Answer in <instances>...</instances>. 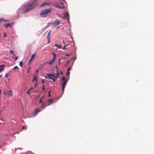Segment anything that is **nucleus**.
<instances>
[{
    "label": "nucleus",
    "instance_id": "nucleus-42",
    "mask_svg": "<svg viewBox=\"0 0 154 154\" xmlns=\"http://www.w3.org/2000/svg\"><path fill=\"white\" fill-rule=\"evenodd\" d=\"M60 73H61V75H62V74H63V72L62 71H60Z\"/></svg>",
    "mask_w": 154,
    "mask_h": 154
},
{
    "label": "nucleus",
    "instance_id": "nucleus-12",
    "mask_svg": "<svg viewBox=\"0 0 154 154\" xmlns=\"http://www.w3.org/2000/svg\"><path fill=\"white\" fill-rule=\"evenodd\" d=\"M52 101L53 100L51 99H50L48 101V105H50L52 103Z\"/></svg>",
    "mask_w": 154,
    "mask_h": 154
},
{
    "label": "nucleus",
    "instance_id": "nucleus-48",
    "mask_svg": "<svg viewBox=\"0 0 154 154\" xmlns=\"http://www.w3.org/2000/svg\"><path fill=\"white\" fill-rule=\"evenodd\" d=\"M60 60H59V62H58V64L59 65L60 64Z\"/></svg>",
    "mask_w": 154,
    "mask_h": 154
},
{
    "label": "nucleus",
    "instance_id": "nucleus-15",
    "mask_svg": "<svg viewBox=\"0 0 154 154\" xmlns=\"http://www.w3.org/2000/svg\"><path fill=\"white\" fill-rule=\"evenodd\" d=\"M54 62L52 60H51L49 62H46L45 63L46 64H48L49 65H51Z\"/></svg>",
    "mask_w": 154,
    "mask_h": 154
},
{
    "label": "nucleus",
    "instance_id": "nucleus-24",
    "mask_svg": "<svg viewBox=\"0 0 154 154\" xmlns=\"http://www.w3.org/2000/svg\"><path fill=\"white\" fill-rule=\"evenodd\" d=\"M26 93L28 94H30V90L29 89H28L27 90V91L26 92Z\"/></svg>",
    "mask_w": 154,
    "mask_h": 154
},
{
    "label": "nucleus",
    "instance_id": "nucleus-51",
    "mask_svg": "<svg viewBox=\"0 0 154 154\" xmlns=\"http://www.w3.org/2000/svg\"><path fill=\"white\" fill-rule=\"evenodd\" d=\"M63 43L64 44H65L64 41V40L63 41Z\"/></svg>",
    "mask_w": 154,
    "mask_h": 154
},
{
    "label": "nucleus",
    "instance_id": "nucleus-57",
    "mask_svg": "<svg viewBox=\"0 0 154 154\" xmlns=\"http://www.w3.org/2000/svg\"><path fill=\"white\" fill-rule=\"evenodd\" d=\"M36 85H35V87H36Z\"/></svg>",
    "mask_w": 154,
    "mask_h": 154
},
{
    "label": "nucleus",
    "instance_id": "nucleus-31",
    "mask_svg": "<svg viewBox=\"0 0 154 154\" xmlns=\"http://www.w3.org/2000/svg\"><path fill=\"white\" fill-rule=\"evenodd\" d=\"M6 143H5L3 142L2 143V145L1 146H3L5 145H6Z\"/></svg>",
    "mask_w": 154,
    "mask_h": 154
},
{
    "label": "nucleus",
    "instance_id": "nucleus-33",
    "mask_svg": "<svg viewBox=\"0 0 154 154\" xmlns=\"http://www.w3.org/2000/svg\"><path fill=\"white\" fill-rule=\"evenodd\" d=\"M4 36L5 38L6 37V34L5 33H4Z\"/></svg>",
    "mask_w": 154,
    "mask_h": 154
},
{
    "label": "nucleus",
    "instance_id": "nucleus-38",
    "mask_svg": "<svg viewBox=\"0 0 154 154\" xmlns=\"http://www.w3.org/2000/svg\"><path fill=\"white\" fill-rule=\"evenodd\" d=\"M45 87H44V86H43L42 87V90L43 91H44L45 90Z\"/></svg>",
    "mask_w": 154,
    "mask_h": 154
},
{
    "label": "nucleus",
    "instance_id": "nucleus-53",
    "mask_svg": "<svg viewBox=\"0 0 154 154\" xmlns=\"http://www.w3.org/2000/svg\"><path fill=\"white\" fill-rule=\"evenodd\" d=\"M67 65V64H66V65L65 66H66Z\"/></svg>",
    "mask_w": 154,
    "mask_h": 154
},
{
    "label": "nucleus",
    "instance_id": "nucleus-4",
    "mask_svg": "<svg viewBox=\"0 0 154 154\" xmlns=\"http://www.w3.org/2000/svg\"><path fill=\"white\" fill-rule=\"evenodd\" d=\"M62 80L63 81V82L62 84V90L63 91V93L64 88H65V86L67 84V79H66L65 78L64 76H63L62 78Z\"/></svg>",
    "mask_w": 154,
    "mask_h": 154
},
{
    "label": "nucleus",
    "instance_id": "nucleus-59",
    "mask_svg": "<svg viewBox=\"0 0 154 154\" xmlns=\"http://www.w3.org/2000/svg\"><path fill=\"white\" fill-rule=\"evenodd\" d=\"M75 59H76V57H75Z\"/></svg>",
    "mask_w": 154,
    "mask_h": 154
},
{
    "label": "nucleus",
    "instance_id": "nucleus-30",
    "mask_svg": "<svg viewBox=\"0 0 154 154\" xmlns=\"http://www.w3.org/2000/svg\"><path fill=\"white\" fill-rule=\"evenodd\" d=\"M62 47V46L60 45H58V48H60Z\"/></svg>",
    "mask_w": 154,
    "mask_h": 154
},
{
    "label": "nucleus",
    "instance_id": "nucleus-20",
    "mask_svg": "<svg viewBox=\"0 0 154 154\" xmlns=\"http://www.w3.org/2000/svg\"><path fill=\"white\" fill-rule=\"evenodd\" d=\"M54 77L53 78H50V79H52L54 82H55L56 81V79Z\"/></svg>",
    "mask_w": 154,
    "mask_h": 154
},
{
    "label": "nucleus",
    "instance_id": "nucleus-44",
    "mask_svg": "<svg viewBox=\"0 0 154 154\" xmlns=\"http://www.w3.org/2000/svg\"><path fill=\"white\" fill-rule=\"evenodd\" d=\"M55 47H57V46H58V45H57V44H55Z\"/></svg>",
    "mask_w": 154,
    "mask_h": 154
},
{
    "label": "nucleus",
    "instance_id": "nucleus-3",
    "mask_svg": "<svg viewBox=\"0 0 154 154\" xmlns=\"http://www.w3.org/2000/svg\"><path fill=\"white\" fill-rule=\"evenodd\" d=\"M51 12V10L50 9L44 10L42 11L40 13V15L43 17H45V15Z\"/></svg>",
    "mask_w": 154,
    "mask_h": 154
},
{
    "label": "nucleus",
    "instance_id": "nucleus-13",
    "mask_svg": "<svg viewBox=\"0 0 154 154\" xmlns=\"http://www.w3.org/2000/svg\"><path fill=\"white\" fill-rule=\"evenodd\" d=\"M8 93L10 96H11L13 94L11 90H10L9 91H8Z\"/></svg>",
    "mask_w": 154,
    "mask_h": 154
},
{
    "label": "nucleus",
    "instance_id": "nucleus-5",
    "mask_svg": "<svg viewBox=\"0 0 154 154\" xmlns=\"http://www.w3.org/2000/svg\"><path fill=\"white\" fill-rule=\"evenodd\" d=\"M53 5L57 8H58L60 9H63L64 8V6H60L57 4L56 3H54Z\"/></svg>",
    "mask_w": 154,
    "mask_h": 154
},
{
    "label": "nucleus",
    "instance_id": "nucleus-19",
    "mask_svg": "<svg viewBox=\"0 0 154 154\" xmlns=\"http://www.w3.org/2000/svg\"><path fill=\"white\" fill-rule=\"evenodd\" d=\"M35 54H34L32 55V56L30 59L31 60H33V58L35 57Z\"/></svg>",
    "mask_w": 154,
    "mask_h": 154
},
{
    "label": "nucleus",
    "instance_id": "nucleus-18",
    "mask_svg": "<svg viewBox=\"0 0 154 154\" xmlns=\"http://www.w3.org/2000/svg\"><path fill=\"white\" fill-rule=\"evenodd\" d=\"M37 79L35 76H34V79H33L32 82H33L34 80H35V81H37Z\"/></svg>",
    "mask_w": 154,
    "mask_h": 154
},
{
    "label": "nucleus",
    "instance_id": "nucleus-39",
    "mask_svg": "<svg viewBox=\"0 0 154 154\" xmlns=\"http://www.w3.org/2000/svg\"><path fill=\"white\" fill-rule=\"evenodd\" d=\"M70 62V60H68V61L66 62V64L69 63V62Z\"/></svg>",
    "mask_w": 154,
    "mask_h": 154
},
{
    "label": "nucleus",
    "instance_id": "nucleus-50",
    "mask_svg": "<svg viewBox=\"0 0 154 154\" xmlns=\"http://www.w3.org/2000/svg\"><path fill=\"white\" fill-rule=\"evenodd\" d=\"M22 128H23V129H24L25 128V127L24 126H23Z\"/></svg>",
    "mask_w": 154,
    "mask_h": 154
},
{
    "label": "nucleus",
    "instance_id": "nucleus-43",
    "mask_svg": "<svg viewBox=\"0 0 154 154\" xmlns=\"http://www.w3.org/2000/svg\"><path fill=\"white\" fill-rule=\"evenodd\" d=\"M66 56H69V54H66V55H65Z\"/></svg>",
    "mask_w": 154,
    "mask_h": 154
},
{
    "label": "nucleus",
    "instance_id": "nucleus-22",
    "mask_svg": "<svg viewBox=\"0 0 154 154\" xmlns=\"http://www.w3.org/2000/svg\"><path fill=\"white\" fill-rule=\"evenodd\" d=\"M13 69H19V68L17 66H15Z\"/></svg>",
    "mask_w": 154,
    "mask_h": 154
},
{
    "label": "nucleus",
    "instance_id": "nucleus-8",
    "mask_svg": "<svg viewBox=\"0 0 154 154\" xmlns=\"http://www.w3.org/2000/svg\"><path fill=\"white\" fill-rule=\"evenodd\" d=\"M63 16L62 17L63 19H65L68 16V13L67 12H66L63 14Z\"/></svg>",
    "mask_w": 154,
    "mask_h": 154
},
{
    "label": "nucleus",
    "instance_id": "nucleus-37",
    "mask_svg": "<svg viewBox=\"0 0 154 154\" xmlns=\"http://www.w3.org/2000/svg\"><path fill=\"white\" fill-rule=\"evenodd\" d=\"M39 71V70L38 69H37L36 71L35 72L36 73H38Z\"/></svg>",
    "mask_w": 154,
    "mask_h": 154
},
{
    "label": "nucleus",
    "instance_id": "nucleus-10",
    "mask_svg": "<svg viewBox=\"0 0 154 154\" xmlns=\"http://www.w3.org/2000/svg\"><path fill=\"white\" fill-rule=\"evenodd\" d=\"M60 23L59 21L58 20H57L54 21V25L55 26H56L57 25H58L60 24Z\"/></svg>",
    "mask_w": 154,
    "mask_h": 154
},
{
    "label": "nucleus",
    "instance_id": "nucleus-7",
    "mask_svg": "<svg viewBox=\"0 0 154 154\" xmlns=\"http://www.w3.org/2000/svg\"><path fill=\"white\" fill-rule=\"evenodd\" d=\"M51 3L49 2H43L41 5L40 7H42L45 5H50Z\"/></svg>",
    "mask_w": 154,
    "mask_h": 154
},
{
    "label": "nucleus",
    "instance_id": "nucleus-27",
    "mask_svg": "<svg viewBox=\"0 0 154 154\" xmlns=\"http://www.w3.org/2000/svg\"><path fill=\"white\" fill-rule=\"evenodd\" d=\"M8 73H6L5 74V77L7 78L8 77Z\"/></svg>",
    "mask_w": 154,
    "mask_h": 154
},
{
    "label": "nucleus",
    "instance_id": "nucleus-1",
    "mask_svg": "<svg viewBox=\"0 0 154 154\" xmlns=\"http://www.w3.org/2000/svg\"><path fill=\"white\" fill-rule=\"evenodd\" d=\"M38 5V3H33L26 5L24 7V9L25 11L24 12V13H25L28 12L32 9Z\"/></svg>",
    "mask_w": 154,
    "mask_h": 154
},
{
    "label": "nucleus",
    "instance_id": "nucleus-32",
    "mask_svg": "<svg viewBox=\"0 0 154 154\" xmlns=\"http://www.w3.org/2000/svg\"><path fill=\"white\" fill-rule=\"evenodd\" d=\"M48 43L49 44L50 42V39H48Z\"/></svg>",
    "mask_w": 154,
    "mask_h": 154
},
{
    "label": "nucleus",
    "instance_id": "nucleus-49",
    "mask_svg": "<svg viewBox=\"0 0 154 154\" xmlns=\"http://www.w3.org/2000/svg\"><path fill=\"white\" fill-rule=\"evenodd\" d=\"M42 83H44V82H45L44 81H43V80H42Z\"/></svg>",
    "mask_w": 154,
    "mask_h": 154
},
{
    "label": "nucleus",
    "instance_id": "nucleus-28",
    "mask_svg": "<svg viewBox=\"0 0 154 154\" xmlns=\"http://www.w3.org/2000/svg\"><path fill=\"white\" fill-rule=\"evenodd\" d=\"M66 45H65L64 46L63 48V50H66Z\"/></svg>",
    "mask_w": 154,
    "mask_h": 154
},
{
    "label": "nucleus",
    "instance_id": "nucleus-26",
    "mask_svg": "<svg viewBox=\"0 0 154 154\" xmlns=\"http://www.w3.org/2000/svg\"><path fill=\"white\" fill-rule=\"evenodd\" d=\"M70 74V72H69V71H67V73H66V75H69V74Z\"/></svg>",
    "mask_w": 154,
    "mask_h": 154
},
{
    "label": "nucleus",
    "instance_id": "nucleus-14",
    "mask_svg": "<svg viewBox=\"0 0 154 154\" xmlns=\"http://www.w3.org/2000/svg\"><path fill=\"white\" fill-rule=\"evenodd\" d=\"M41 110L39 109H37L35 110V115H36L37 113L40 112Z\"/></svg>",
    "mask_w": 154,
    "mask_h": 154
},
{
    "label": "nucleus",
    "instance_id": "nucleus-6",
    "mask_svg": "<svg viewBox=\"0 0 154 154\" xmlns=\"http://www.w3.org/2000/svg\"><path fill=\"white\" fill-rule=\"evenodd\" d=\"M13 23H8L5 25V28H7L8 27H11L13 25Z\"/></svg>",
    "mask_w": 154,
    "mask_h": 154
},
{
    "label": "nucleus",
    "instance_id": "nucleus-17",
    "mask_svg": "<svg viewBox=\"0 0 154 154\" xmlns=\"http://www.w3.org/2000/svg\"><path fill=\"white\" fill-rule=\"evenodd\" d=\"M1 20H2V21L3 20L5 22H8V20H5L3 18H1Z\"/></svg>",
    "mask_w": 154,
    "mask_h": 154
},
{
    "label": "nucleus",
    "instance_id": "nucleus-61",
    "mask_svg": "<svg viewBox=\"0 0 154 154\" xmlns=\"http://www.w3.org/2000/svg\"><path fill=\"white\" fill-rule=\"evenodd\" d=\"M59 27V26H58L57 27V28H58V27Z\"/></svg>",
    "mask_w": 154,
    "mask_h": 154
},
{
    "label": "nucleus",
    "instance_id": "nucleus-56",
    "mask_svg": "<svg viewBox=\"0 0 154 154\" xmlns=\"http://www.w3.org/2000/svg\"><path fill=\"white\" fill-rule=\"evenodd\" d=\"M29 72V70H28V72Z\"/></svg>",
    "mask_w": 154,
    "mask_h": 154
},
{
    "label": "nucleus",
    "instance_id": "nucleus-9",
    "mask_svg": "<svg viewBox=\"0 0 154 154\" xmlns=\"http://www.w3.org/2000/svg\"><path fill=\"white\" fill-rule=\"evenodd\" d=\"M5 66V65H3L2 66H0V72H2V71H3L4 69V67Z\"/></svg>",
    "mask_w": 154,
    "mask_h": 154
},
{
    "label": "nucleus",
    "instance_id": "nucleus-16",
    "mask_svg": "<svg viewBox=\"0 0 154 154\" xmlns=\"http://www.w3.org/2000/svg\"><path fill=\"white\" fill-rule=\"evenodd\" d=\"M46 107V106L43 103H42L41 104V107L42 109H43L45 108Z\"/></svg>",
    "mask_w": 154,
    "mask_h": 154
},
{
    "label": "nucleus",
    "instance_id": "nucleus-60",
    "mask_svg": "<svg viewBox=\"0 0 154 154\" xmlns=\"http://www.w3.org/2000/svg\"><path fill=\"white\" fill-rule=\"evenodd\" d=\"M59 27V26H58L57 27V28H58V27Z\"/></svg>",
    "mask_w": 154,
    "mask_h": 154
},
{
    "label": "nucleus",
    "instance_id": "nucleus-29",
    "mask_svg": "<svg viewBox=\"0 0 154 154\" xmlns=\"http://www.w3.org/2000/svg\"><path fill=\"white\" fill-rule=\"evenodd\" d=\"M43 97V96L41 98H40L39 101V103H41L42 102V99Z\"/></svg>",
    "mask_w": 154,
    "mask_h": 154
},
{
    "label": "nucleus",
    "instance_id": "nucleus-55",
    "mask_svg": "<svg viewBox=\"0 0 154 154\" xmlns=\"http://www.w3.org/2000/svg\"><path fill=\"white\" fill-rule=\"evenodd\" d=\"M5 135H6V136H8V135H7V134H5Z\"/></svg>",
    "mask_w": 154,
    "mask_h": 154
},
{
    "label": "nucleus",
    "instance_id": "nucleus-54",
    "mask_svg": "<svg viewBox=\"0 0 154 154\" xmlns=\"http://www.w3.org/2000/svg\"><path fill=\"white\" fill-rule=\"evenodd\" d=\"M2 76V75H0V77H1Z\"/></svg>",
    "mask_w": 154,
    "mask_h": 154
},
{
    "label": "nucleus",
    "instance_id": "nucleus-62",
    "mask_svg": "<svg viewBox=\"0 0 154 154\" xmlns=\"http://www.w3.org/2000/svg\"><path fill=\"white\" fill-rule=\"evenodd\" d=\"M63 1H64V0H62Z\"/></svg>",
    "mask_w": 154,
    "mask_h": 154
},
{
    "label": "nucleus",
    "instance_id": "nucleus-21",
    "mask_svg": "<svg viewBox=\"0 0 154 154\" xmlns=\"http://www.w3.org/2000/svg\"><path fill=\"white\" fill-rule=\"evenodd\" d=\"M23 61L22 62H20L19 63V65L20 66H21V67H22V66H23Z\"/></svg>",
    "mask_w": 154,
    "mask_h": 154
},
{
    "label": "nucleus",
    "instance_id": "nucleus-40",
    "mask_svg": "<svg viewBox=\"0 0 154 154\" xmlns=\"http://www.w3.org/2000/svg\"><path fill=\"white\" fill-rule=\"evenodd\" d=\"M32 60H31V59H30V60L29 61V63H31V61Z\"/></svg>",
    "mask_w": 154,
    "mask_h": 154
},
{
    "label": "nucleus",
    "instance_id": "nucleus-58",
    "mask_svg": "<svg viewBox=\"0 0 154 154\" xmlns=\"http://www.w3.org/2000/svg\"><path fill=\"white\" fill-rule=\"evenodd\" d=\"M45 77H46V78H47V77L46 76H45Z\"/></svg>",
    "mask_w": 154,
    "mask_h": 154
},
{
    "label": "nucleus",
    "instance_id": "nucleus-36",
    "mask_svg": "<svg viewBox=\"0 0 154 154\" xmlns=\"http://www.w3.org/2000/svg\"><path fill=\"white\" fill-rule=\"evenodd\" d=\"M18 59V57L17 56V57H15V60H17Z\"/></svg>",
    "mask_w": 154,
    "mask_h": 154
},
{
    "label": "nucleus",
    "instance_id": "nucleus-11",
    "mask_svg": "<svg viewBox=\"0 0 154 154\" xmlns=\"http://www.w3.org/2000/svg\"><path fill=\"white\" fill-rule=\"evenodd\" d=\"M52 54L54 56V57H53V58L51 60H52L54 62L56 58V54L55 53L53 52L52 53Z\"/></svg>",
    "mask_w": 154,
    "mask_h": 154
},
{
    "label": "nucleus",
    "instance_id": "nucleus-23",
    "mask_svg": "<svg viewBox=\"0 0 154 154\" xmlns=\"http://www.w3.org/2000/svg\"><path fill=\"white\" fill-rule=\"evenodd\" d=\"M10 54H12L13 55H14V56H15L14 54V53H13V51H12V50H10Z\"/></svg>",
    "mask_w": 154,
    "mask_h": 154
},
{
    "label": "nucleus",
    "instance_id": "nucleus-2",
    "mask_svg": "<svg viewBox=\"0 0 154 154\" xmlns=\"http://www.w3.org/2000/svg\"><path fill=\"white\" fill-rule=\"evenodd\" d=\"M56 71V73H53V74H47V75L48 76V78L50 79V78H53L54 77L55 78H57L58 76V68L57 66H55Z\"/></svg>",
    "mask_w": 154,
    "mask_h": 154
},
{
    "label": "nucleus",
    "instance_id": "nucleus-47",
    "mask_svg": "<svg viewBox=\"0 0 154 154\" xmlns=\"http://www.w3.org/2000/svg\"><path fill=\"white\" fill-rule=\"evenodd\" d=\"M2 20H1V19H0V24L1 23Z\"/></svg>",
    "mask_w": 154,
    "mask_h": 154
},
{
    "label": "nucleus",
    "instance_id": "nucleus-25",
    "mask_svg": "<svg viewBox=\"0 0 154 154\" xmlns=\"http://www.w3.org/2000/svg\"><path fill=\"white\" fill-rule=\"evenodd\" d=\"M47 38L48 39H50V35H48V36H47Z\"/></svg>",
    "mask_w": 154,
    "mask_h": 154
},
{
    "label": "nucleus",
    "instance_id": "nucleus-46",
    "mask_svg": "<svg viewBox=\"0 0 154 154\" xmlns=\"http://www.w3.org/2000/svg\"><path fill=\"white\" fill-rule=\"evenodd\" d=\"M51 31H50L48 33V35H50V33L51 32Z\"/></svg>",
    "mask_w": 154,
    "mask_h": 154
},
{
    "label": "nucleus",
    "instance_id": "nucleus-45",
    "mask_svg": "<svg viewBox=\"0 0 154 154\" xmlns=\"http://www.w3.org/2000/svg\"><path fill=\"white\" fill-rule=\"evenodd\" d=\"M30 89L31 90H32L33 89V88L32 87H31V88H30Z\"/></svg>",
    "mask_w": 154,
    "mask_h": 154
},
{
    "label": "nucleus",
    "instance_id": "nucleus-41",
    "mask_svg": "<svg viewBox=\"0 0 154 154\" xmlns=\"http://www.w3.org/2000/svg\"><path fill=\"white\" fill-rule=\"evenodd\" d=\"M60 3L61 5H63V3L62 2H60Z\"/></svg>",
    "mask_w": 154,
    "mask_h": 154
},
{
    "label": "nucleus",
    "instance_id": "nucleus-52",
    "mask_svg": "<svg viewBox=\"0 0 154 154\" xmlns=\"http://www.w3.org/2000/svg\"><path fill=\"white\" fill-rule=\"evenodd\" d=\"M1 93V90L0 91V94Z\"/></svg>",
    "mask_w": 154,
    "mask_h": 154
},
{
    "label": "nucleus",
    "instance_id": "nucleus-34",
    "mask_svg": "<svg viewBox=\"0 0 154 154\" xmlns=\"http://www.w3.org/2000/svg\"><path fill=\"white\" fill-rule=\"evenodd\" d=\"M71 69V68L70 67H69L67 69V71H69V70H70Z\"/></svg>",
    "mask_w": 154,
    "mask_h": 154
},
{
    "label": "nucleus",
    "instance_id": "nucleus-35",
    "mask_svg": "<svg viewBox=\"0 0 154 154\" xmlns=\"http://www.w3.org/2000/svg\"><path fill=\"white\" fill-rule=\"evenodd\" d=\"M48 96L49 97L51 96V94H50V91H48Z\"/></svg>",
    "mask_w": 154,
    "mask_h": 154
}]
</instances>
